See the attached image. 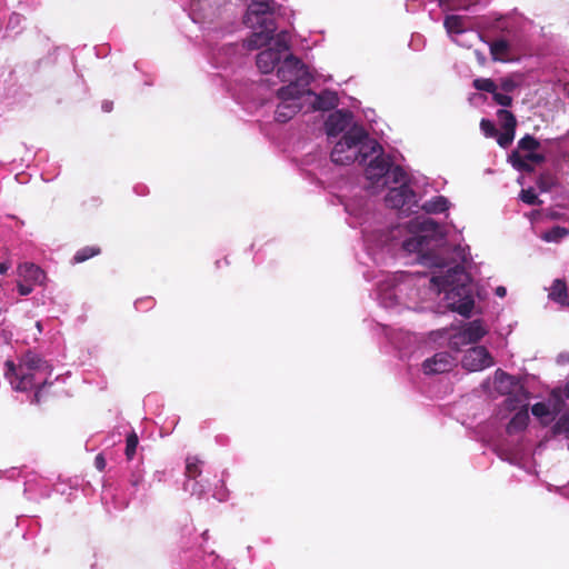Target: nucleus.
Listing matches in <instances>:
<instances>
[{"instance_id": "nucleus-1", "label": "nucleus", "mask_w": 569, "mask_h": 569, "mask_svg": "<svg viewBox=\"0 0 569 569\" xmlns=\"http://www.w3.org/2000/svg\"><path fill=\"white\" fill-rule=\"evenodd\" d=\"M408 236L400 242L389 240L381 231L362 229L363 246L376 264H387L396 256L435 269L431 276L422 272L399 271L378 282L379 305L385 309L416 310L432 293H445L447 307L465 318L475 307V282L466 271L470 260L469 246L450 247L446 226L427 216H417L403 224Z\"/></svg>"}, {"instance_id": "nucleus-2", "label": "nucleus", "mask_w": 569, "mask_h": 569, "mask_svg": "<svg viewBox=\"0 0 569 569\" xmlns=\"http://www.w3.org/2000/svg\"><path fill=\"white\" fill-rule=\"evenodd\" d=\"M4 367V376L16 391L24 392L36 389L32 402L38 403L42 389L52 385L47 377L51 375V366L32 350H28L21 356L19 365L7 360Z\"/></svg>"}, {"instance_id": "nucleus-3", "label": "nucleus", "mask_w": 569, "mask_h": 569, "mask_svg": "<svg viewBox=\"0 0 569 569\" xmlns=\"http://www.w3.org/2000/svg\"><path fill=\"white\" fill-rule=\"evenodd\" d=\"M388 156L383 144H333L330 151V160L335 164L357 162L363 166L368 180H379L388 171Z\"/></svg>"}, {"instance_id": "nucleus-4", "label": "nucleus", "mask_w": 569, "mask_h": 569, "mask_svg": "<svg viewBox=\"0 0 569 569\" xmlns=\"http://www.w3.org/2000/svg\"><path fill=\"white\" fill-rule=\"evenodd\" d=\"M388 171L379 180H370L373 183L382 182L399 184L390 187L386 197V206L398 209L400 213L409 216L413 208H418V199L416 192L410 188V178L400 166H393V160L388 156Z\"/></svg>"}, {"instance_id": "nucleus-5", "label": "nucleus", "mask_w": 569, "mask_h": 569, "mask_svg": "<svg viewBox=\"0 0 569 569\" xmlns=\"http://www.w3.org/2000/svg\"><path fill=\"white\" fill-rule=\"evenodd\" d=\"M277 76L282 82H288L278 90L279 99L300 98L305 92L311 93L306 87L309 86L312 77L296 56L290 53L284 57L277 69Z\"/></svg>"}, {"instance_id": "nucleus-6", "label": "nucleus", "mask_w": 569, "mask_h": 569, "mask_svg": "<svg viewBox=\"0 0 569 569\" xmlns=\"http://www.w3.org/2000/svg\"><path fill=\"white\" fill-rule=\"evenodd\" d=\"M326 133L335 138L343 134L342 142H365L368 138L366 129L355 121L353 113L347 109L331 112L325 122Z\"/></svg>"}, {"instance_id": "nucleus-7", "label": "nucleus", "mask_w": 569, "mask_h": 569, "mask_svg": "<svg viewBox=\"0 0 569 569\" xmlns=\"http://www.w3.org/2000/svg\"><path fill=\"white\" fill-rule=\"evenodd\" d=\"M202 466L203 461L196 456H190L186 459L183 490L198 498H201L210 489L209 480L201 477Z\"/></svg>"}, {"instance_id": "nucleus-8", "label": "nucleus", "mask_w": 569, "mask_h": 569, "mask_svg": "<svg viewBox=\"0 0 569 569\" xmlns=\"http://www.w3.org/2000/svg\"><path fill=\"white\" fill-rule=\"evenodd\" d=\"M541 144H518L508 154V161L520 172H530L535 167L545 160L543 154L538 150Z\"/></svg>"}, {"instance_id": "nucleus-9", "label": "nucleus", "mask_w": 569, "mask_h": 569, "mask_svg": "<svg viewBox=\"0 0 569 569\" xmlns=\"http://www.w3.org/2000/svg\"><path fill=\"white\" fill-rule=\"evenodd\" d=\"M565 401L559 389H553L548 398L531 407V413L543 426H549L565 410Z\"/></svg>"}, {"instance_id": "nucleus-10", "label": "nucleus", "mask_w": 569, "mask_h": 569, "mask_svg": "<svg viewBox=\"0 0 569 569\" xmlns=\"http://www.w3.org/2000/svg\"><path fill=\"white\" fill-rule=\"evenodd\" d=\"M276 2H249L243 21L250 28L257 24H269L273 21L272 14Z\"/></svg>"}, {"instance_id": "nucleus-11", "label": "nucleus", "mask_w": 569, "mask_h": 569, "mask_svg": "<svg viewBox=\"0 0 569 569\" xmlns=\"http://www.w3.org/2000/svg\"><path fill=\"white\" fill-rule=\"evenodd\" d=\"M462 367L468 371H480L492 365V357L482 346L469 348L462 357Z\"/></svg>"}, {"instance_id": "nucleus-12", "label": "nucleus", "mask_w": 569, "mask_h": 569, "mask_svg": "<svg viewBox=\"0 0 569 569\" xmlns=\"http://www.w3.org/2000/svg\"><path fill=\"white\" fill-rule=\"evenodd\" d=\"M453 358L447 351L435 353L422 362V370L426 375H438L447 372L452 367Z\"/></svg>"}, {"instance_id": "nucleus-13", "label": "nucleus", "mask_w": 569, "mask_h": 569, "mask_svg": "<svg viewBox=\"0 0 569 569\" xmlns=\"http://www.w3.org/2000/svg\"><path fill=\"white\" fill-rule=\"evenodd\" d=\"M291 150L284 149L283 152H288L290 160L299 167H306L317 161V154L315 152L313 144H290Z\"/></svg>"}, {"instance_id": "nucleus-14", "label": "nucleus", "mask_w": 569, "mask_h": 569, "mask_svg": "<svg viewBox=\"0 0 569 569\" xmlns=\"http://www.w3.org/2000/svg\"><path fill=\"white\" fill-rule=\"evenodd\" d=\"M497 119L500 126V136L497 142H512L515 139V130L517 126V119L515 114L506 109H499L497 111Z\"/></svg>"}, {"instance_id": "nucleus-15", "label": "nucleus", "mask_w": 569, "mask_h": 569, "mask_svg": "<svg viewBox=\"0 0 569 569\" xmlns=\"http://www.w3.org/2000/svg\"><path fill=\"white\" fill-rule=\"evenodd\" d=\"M495 389L502 396L511 395L523 387L519 377L509 375L502 369H497L495 372Z\"/></svg>"}, {"instance_id": "nucleus-16", "label": "nucleus", "mask_w": 569, "mask_h": 569, "mask_svg": "<svg viewBox=\"0 0 569 569\" xmlns=\"http://www.w3.org/2000/svg\"><path fill=\"white\" fill-rule=\"evenodd\" d=\"M256 28H260V31L253 32L248 39L247 47L250 50L259 49L269 43L277 30L274 21H269V24H257Z\"/></svg>"}, {"instance_id": "nucleus-17", "label": "nucleus", "mask_w": 569, "mask_h": 569, "mask_svg": "<svg viewBox=\"0 0 569 569\" xmlns=\"http://www.w3.org/2000/svg\"><path fill=\"white\" fill-rule=\"evenodd\" d=\"M486 333L487 328L485 327L483 321L481 319H476L468 322L455 339H460L467 343H476L481 340Z\"/></svg>"}, {"instance_id": "nucleus-18", "label": "nucleus", "mask_w": 569, "mask_h": 569, "mask_svg": "<svg viewBox=\"0 0 569 569\" xmlns=\"http://www.w3.org/2000/svg\"><path fill=\"white\" fill-rule=\"evenodd\" d=\"M281 58L282 56L279 54L278 50L268 48L258 53L256 63L262 73H269L280 63Z\"/></svg>"}, {"instance_id": "nucleus-19", "label": "nucleus", "mask_w": 569, "mask_h": 569, "mask_svg": "<svg viewBox=\"0 0 569 569\" xmlns=\"http://www.w3.org/2000/svg\"><path fill=\"white\" fill-rule=\"evenodd\" d=\"M19 273L26 282L43 286L47 280L46 272L37 264L26 262L19 266Z\"/></svg>"}, {"instance_id": "nucleus-20", "label": "nucleus", "mask_w": 569, "mask_h": 569, "mask_svg": "<svg viewBox=\"0 0 569 569\" xmlns=\"http://www.w3.org/2000/svg\"><path fill=\"white\" fill-rule=\"evenodd\" d=\"M298 99L299 98L280 99L281 102L278 104L274 112V119L277 122H287L300 110V104L297 101Z\"/></svg>"}, {"instance_id": "nucleus-21", "label": "nucleus", "mask_w": 569, "mask_h": 569, "mask_svg": "<svg viewBox=\"0 0 569 569\" xmlns=\"http://www.w3.org/2000/svg\"><path fill=\"white\" fill-rule=\"evenodd\" d=\"M24 495L29 500L50 497V489L42 479L32 478L24 481Z\"/></svg>"}, {"instance_id": "nucleus-22", "label": "nucleus", "mask_w": 569, "mask_h": 569, "mask_svg": "<svg viewBox=\"0 0 569 569\" xmlns=\"http://www.w3.org/2000/svg\"><path fill=\"white\" fill-rule=\"evenodd\" d=\"M490 54L493 61L509 62L512 61L511 46L505 39H498L489 44Z\"/></svg>"}, {"instance_id": "nucleus-23", "label": "nucleus", "mask_w": 569, "mask_h": 569, "mask_svg": "<svg viewBox=\"0 0 569 569\" xmlns=\"http://www.w3.org/2000/svg\"><path fill=\"white\" fill-rule=\"evenodd\" d=\"M312 108L315 110L329 111L338 106L339 98L335 91L323 90L319 94H313Z\"/></svg>"}, {"instance_id": "nucleus-24", "label": "nucleus", "mask_w": 569, "mask_h": 569, "mask_svg": "<svg viewBox=\"0 0 569 569\" xmlns=\"http://www.w3.org/2000/svg\"><path fill=\"white\" fill-rule=\"evenodd\" d=\"M529 423V408L528 406H522L513 417L510 419V421L507 425V432L509 435H515L518 432L523 431Z\"/></svg>"}, {"instance_id": "nucleus-25", "label": "nucleus", "mask_w": 569, "mask_h": 569, "mask_svg": "<svg viewBox=\"0 0 569 569\" xmlns=\"http://www.w3.org/2000/svg\"><path fill=\"white\" fill-rule=\"evenodd\" d=\"M451 202L445 196H435L425 201L421 209L428 214H438L449 210Z\"/></svg>"}, {"instance_id": "nucleus-26", "label": "nucleus", "mask_w": 569, "mask_h": 569, "mask_svg": "<svg viewBox=\"0 0 569 569\" xmlns=\"http://www.w3.org/2000/svg\"><path fill=\"white\" fill-rule=\"evenodd\" d=\"M506 396L507 398L505 399L503 405L509 411H518L522 406H528L526 401L529 398V392L525 387H520V390Z\"/></svg>"}, {"instance_id": "nucleus-27", "label": "nucleus", "mask_w": 569, "mask_h": 569, "mask_svg": "<svg viewBox=\"0 0 569 569\" xmlns=\"http://www.w3.org/2000/svg\"><path fill=\"white\" fill-rule=\"evenodd\" d=\"M569 292L567 284L562 279H555L549 292V299L561 306H565L568 299Z\"/></svg>"}, {"instance_id": "nucleus-28", "label": "nucleus", "mask_w": 569, "mask_h": 569, "mask_svg": "<svg viewBox=\"0 0 569 569\" xmlns=\"http://www.w3.org/2000/svg\"><path fill=\"white\" fill-rule=\"evenodd\" d=\"M101 249L98 246H86L76 251L74 256L71 259L72 264L82 263L90 258H93L100 254Z\"/></svg>"}, {"instance_id": "nucleus-29", "label": "nucleus", "mask_w": 569, "mask_h": 569, "mask_svg": "<svg viewBox=\"0 0 569 569\" xmlns=\"http://www.w3.org/2000/svg\"><path fill=\"white\" fill-rule=\"evenodd\" d=\"M443 26L449 33L461 34L466 31L465 21L461 16H447Z\"/></svg>"}, {"instance_id": "nucleus-30", "label": "nucleus", "mask_w": 569, "mask_h": 569, "mask_svg": "<svg viewBox=\"0 0 569 569\" xmlns=\"http://www.w3.org/2000/svg\"><path fill=\"white\" fill-rule=\"evenodd\" d=\"M440 7L447 10H467L471 6L477 4L479 0H437Z\"/></svg>"}, {"instance_id": "nucleus-31", "label": "nucleus", "mask_w": 569, "mask_h": 569, "mask_svg": "<svg viewBox=\"0 0 569 569\" xmlns=\"http://www.w3.org/2000/svg\"><path fill=\"white\" fill-rule=\"evenodd\" d=\"M551 430L555 436L565 435L569 440V409L559 416Z\"/></svg>"}, {"instance_id": "nucleus-32", "label": "nucleus", "mask_w": 569, "mask_h": 569, "mask_svg": "<svg viewBox=\"0 0 569 569\" xmlns=\"http://www.w3.org/2000/svg\"><path fill=\"white\" fill-rule=\"evenodd\" d=\"M569 234V230L567 228L555 226L549 230L545 231L542 234V240L546 242H559L563 238Z\"/></svg>"}, {"instance_id": "nucleus-33", "label": "nucleus", "mask_w": 569, "mask_h": 569, "mask_svg": "<svg viewBox=\"0 0 569 569\" xmlns=\"http://www.w3.org/2000/svg\"><path fill=\"white\" fill-rule=\"evenodd\" d=\"M139 438L134 431H131L126 438L124 455L128 461H131L138 449Z\"/></svg>"}, {"instance_id": "nucleus-34", "label": "nucleus", "mask_w": 569, "mask_h": 569, "mask_svg": "<svg viewBox=\"0 0 569 569\" xmlns=\"http://www.w3.org/2000/svg\"><path fill=\"white\" fill-rule=\"evenodd\" d=\"M272 50H278L279 54L283 56L284 52L290 49V34L287 31H281L277 34L274 39V47Z\"/></svg>"}, {"instance_id": "nucleus-35", "label": "nucleus", "mask_w": 569, "mask_h": 569, "mask_svg": "<svg viewBox=\"0 0 569 569\" xmlns=\"http://www.w3.org/2000/svg\"><path fill=\"white\" fill-rule=\"evenodd\" d=\"M472 86L479 91L493 93L498 87L492 79L489 78H477L473 80Z\"/></svg>"}, {"instance_id": "nucleus-36", "label": "nucleus", "mask_w": 569, "mask_h": 569, "mask_svg": "<svg viewBox=\"0 0 569 569\" xmlns=\"http://www.w3.org/2000/svg\"><path fill=\"white\" fill-rule=\"evenodd\" d=\"M480 129L486 138L496 139L498 141L500 131L496 127L495 122L488 119H482L480 122Z\"/></svg>"}, {"instance_id": "nucleus-37", "label": "nucleus", "mask_w": 569, "mask_h": 569, "mask_svg": "<svg viewBox=\"0 0 569 569\" xmlns=\"http://www.w3.org/2000/svg\"><path fill=\"white\" fill-rule=\"evenodd\" d=\"M519 197H520L521 201H523L525 203H527L529 206H536V204H539L541 202L538 199V196H537L536 191L532 188L522 189L520 191V196Z\"/></svg>"}, {"instance_id": "nucleus-38", "label": "nucleus", "mask_w": 569, "mask_h": 569, "mask_svg": "<svg viewBox=\"0 0 569 569\" xmlns=\"http://www.w3.org/2000/svg\"><path fill=\"white\" fill-rule=\"evenodd\" d=\"M546 214L552 220H562L566 217L565 206L558 203L555 207L547 209Z\"/></svg>"}, {"instance_id": "nucleus-39", "label": "nucleus", "mask_w": 569, "mask_h": 569, "mask_svg": "<svg viewBox=\"0 0 569 569\" xmlns=\"http://www.w3.org/2000/svg\"><path fill=\"white\" fill-rule=\"evenodd\" d=\"M129 482L134 490H137L143 483V470L137 468L132 470Z\"/></svg>"}, {"instance_id": "nucleus-40", "label": "nucleus", "mask_w": 569, "mask_h": 569, "mask_svg": "<svg viewBox=\"0 0 569 569\" xmlns=\"http://www.w3.org/2000/svg\"><path fill=\"white\" fill-rule=\"evenodd\" d=\"M492 98L497 104L502 107H510L512 103V98L510 96L498 92L497 90L492 93Z\"/></svg>"}, {"instance_id": "nucleus-41", "label": "nucleus", "mask_w": 569, "mask_h": 569, "mask_svg": "<svg viewBox=\"0 0 569 569\" xmlns=\"http://www.w3.org/2000/svg\"><path fill=\"white\" fill-rule=\"evenodd\" d=\"M154 306V300L151 297H146L136 300L134 307L137 310L146 311L151 309Z\"/></svg>"}, {"instance_id": "nucleus-42", "label": "nucleus", "mask_w": 569, "mask_h": 569, "mask_svg": "<svg viewBox=\"0 0 569 569\" xmlns=\"http://www.w3.org/2000/svg\"><path fill=\"white\" fill-rule=\"evenodd\" d=\"M17 290L20 296H29L33 291V284L23 280L18 282Z\"/></svg>"}, {"instance_id": "nucleus-43", "label": "nucleus", "mask_w": 569, "mask_h": 569, "mask_svg": "<svg viewBox=\"0 0 569 569\" xmlns=\"http://www.w3.org/2000/svg\"><path fill=\"white\" fill-rule=\"evenodd\" d=\"M345 210L356 218H360L362 216V207H359L357 209L352 208L350 203H343Z\"/></svg>"}, {"instance_id": "nucleus-44", "label": "nucleus", "mask_w": 569, "mask_h": 569, "mask_svg": "<svg viewBox=\"0 0 569 569\" xmlns=\"http://www.w3.org/2000/svg\"><path fill=\"white\" fill-rule=\"evenodd\" d=\"M94 466L100 471H102L104 469V467H106V459H104V457L101 453L96 456V458H94Z\"/></svg>"}, {"instance_id": "nucleus-45", "label": "nucleus", "mask_w": 569, "mask_h": 569, "mask_svg": "<svg viewBox=\"0 0 569 569\" xmlns=\"http://www.w3.org/2000/svg\"><path fill=\"white\" fill-rule=\"evenodd\" d=\"M133 191H134V193H136V194H138V196H146V194H148V193H149V189H148V187H147V186H144V184H141V183L136 184V186L133 187Z\"/></svg>"}, {"instance_id": "nucleus-46", "label": "nucleus", "mask_w": 569, "mask_h": 569, "mask_svg": "<svg viewBox=\"0 0 569 569\" xmlns=\"http://www.w3.org/2000/svg\"><path fill=\"white\" fill-rule=\"evenodd\" d=\"M516 84L512 80L510 79H506L502 81L501 83V88L506 91V92H510L515 89Z\"/></svg>"}, {"instance_id": "nucleus-47", "label": "nucleus", "mask_w": 569, "mask_h": 569, "mask_svg": "<svg viewBox=\"0 0 569 569\" xmlns=\"http://www.w3.org/2000/svg\"><path fill=\"white\" fill-rule=\"evenodd\" d=\"M560 391H561V395H562V400L565 401V399H568L569 400V381L565 385V387L561 389V388H558Z\"/></svg>"}, {"instance_id": "nucleus-48", "label": "nucleus", "mask_w": 569, "mask_h": 569, "mask_svg": "<svg viewBox=\"0 0 569 569\" xmlns=\"http://www.w3.org/2000/svg\"><path fill=\"white\" fill-rule=\"evenodd\" d=\"M507 295V289L502 286H499L496 288V296H498L499 298H503L506 297Z\"/></svg>"}, {"instance_id": "nucleus-49", "label": "nucleus", "mask_w": 569, "mask_h": 569, "mask_svg": "<svg viewBox=\"0 0 569 569\" xmlns=\"http://www.w3.org/2000/svg\"><path fill=\"white\" fill-rule=\"evenodd\" d=\"M10 268V263L8 262H0V274H6L7 271L9 270Z\"/></svg>"}, {"instance_id": "nucleus-50", "label": "nucleus", "mask_w": 569, "mask_h": 569, "mask_svg": "<svg viewBox=\"0 0 569 569\" xmlns=\"http://www.w3.org/2000/svg\"><path fill=\"white\" fill-rule=\"evenodd\" d=\"M518 142H538L533 137L526 134Z\"/></svg>"}, {"instance_id": "nucleus-51", "label": "nucleus", "mask_w": 569, "mask_h": 569, "mask_svg": "<svg viewBox=\"0 0 569 569\" xmlns=\"http://www.w3.org/2000/svg\"><path fill=\"white\" fill-rule=\"evenodd\" d=\"M102 109H103L106 112H110V111H111V109H112V102H110V101H104V102L102 103Z\"/></svg>"}, {"instance_id": "nucleus-52", "label": "nucleus", "mask_w": 569, "mask_h": 569, "mask_svg": "<svg viewBox=\"0 0 569 569\" xmlns=\"http://www.w3.org/2000/svg\"><path fill=\"white\" fill-rule=\"evenodd\" d=\"M213 497L217 498L219 501H223V500H226L227 495L224 492L222 493V492L218 491V492L213 493Z\"/></svg>"}, {"instance_id": "nucleus-53", "label": "nucleus", "mask_w": 569, "mask_h": 569, "mask_svg": "<svg viewBox=\"0 0 569 569\" xmlns=\"http://www.w3.org/2000/svg\"><path fill=\"white\" fill-rule=\"evenodd\" d=\"M503 460H508L512 465H519V459L517 457H503Z\"/></svg>"}, {"instance_id": "nucleus-54", "label": "nucleus", "mask_w": 569, "mask_h": 569, "mask_svg": "<svg viewBox=\"0 0 569 569\" xmlns=\"http://www.w3.org/2000/svg\"><path fill=\"white\" fill-rule=\"evenodd\" d=\"M250 2H274V0H250Z\"/></svg>"}, {"instance_id": "nucleus-55", "label": "nucleus", "mask_w": 569, "mask_h": 569, "mask_svg": "<svg viewBox=\"0 0 569 569\" xmlns=\"http://www.w3.org/2000/svg\"><path fill=\"white\" fill-rule=\"evenodd\" d=\"M220 263H221V261H220V260H217V261H216L217 268H220Z\"/></svg>"}, {"instance_id": "nucleus-56", "label": "nucleus", "mask_w": 569, "mask_h": 569, "mask_svg": "<svg viewBox=\"0 0 569 569\" xmlns=\"http://www.w3.org/2000/svg\"><path fill=\"white\" fill-rule=\"evenodd\" d=\"M500 146L507 148L509 144L501 143Z\"/></svg>"}]
</instances>
